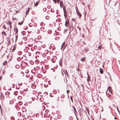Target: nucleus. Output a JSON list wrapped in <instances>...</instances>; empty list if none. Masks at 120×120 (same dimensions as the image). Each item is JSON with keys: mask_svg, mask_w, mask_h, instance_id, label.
Masks as SVG:
<instances>
[{"mask_svg": "<svg viewBox=\"0 0 120 120\" xmlns=\"http://www.w3.org/2000/svg\"><path fill=\"white\" fill-rule=\"evenodd\" d=\"M11 120H14L15 118L13 116H12L11 117Z\"/></svg>", "mask_w": 120, "mask_h": 120, "instance_id": "obj_28", "label": "nucleus"}, {"mask_svg": "<svg viewBox=\"0 0 120 120\" xmlns=\"http://www.w3.org/2000/svg\"><path fill=\"white\" fill-rule=\"evenodd\" d=\"M67 29H65L64 31V34L66 33L67 31Z\"/></svg>", "mask_w": 120, "mask_h": 120, "instance_id": "obj_19", "label": "nucleus"}, {"mask_svg": "<svg viewBox=\"0 0 120 120\" xmlns=\"http://www.w3.org/2000/svg\"><path fill=\"white\" fill-rule=\"evenodd\" d=\"M18 103L19 105H22V102L21 101H19L18 102Z\"/></svg>", "mask_w": 120, "mask_h": 120, "instance_id": "obj_23", "label": "nucleus"}, {"mask_svg": "<svg viewBox=\"0 0 120 120\" xmlns=\"http://www.w3.org/2000/svg\"><path fill=\"white\" fill-rule=\"evenodd\" d=\"M57 117L58 118L60 119L61 118V116L60 115H58Z\"/></svg>", "mask_w": 120, "mask_h": 120, "instance_id": "obj_24", "label": "nucleus"}, {"mask_svg": "<svg viewBox=\"0 0 120 120\" xmlns=\"http://www.w3.org/2000/svg\"><path fill=\"white\" fill-rule=\"evenodd\" d=\"M2 34H4L5 35H6V33H5V32L4 31H3L2 32Z\"/></svg>", "mask_w": 120, "mask_h": 120, "instance_id": "obj_36", "label": "nucleus"}, {"mask_svg": "<svg viewBox=\"0 0 120 120\" xmlns=\"http://www.w3.org/2000/svg\"><path fill=\"white\" fill-rule=\"evenodd\" d=\"M76 13L80 17H81V15L80 13L79 12V10H78L76 11Z\"/></svg>", "mask_w": 120, "mask_h": 120, "instance_id": "obj_5", "label": "nucleus"}, {"mask_svg": "<svg viewBox=\"0 0 120 120\" xmlns=\"http://www.w3.org/2000/svg\"><path fill=\"white\" fill-rule=\"evenodd\" d=\"M28 45L30 47H31L33 46V45L32 44L31 45H30V44H28Z\"/></svg>", "mask_w": 120, "mask_h": 120, "instance_id": "obj_55", "label": "nucleus"}, {"mask_svg": "<svg viewBox=\"0 0 120 120\" xmlns=\"http://www.w3.org/2000/svg\"><path fill=\"white\" fill-rule=\"evenodd\" d=\"M30 8H28V9H27V11H26L27 12H28L30 11Z\"/></svg>", "mask_w": 120, "mask_h": 120, "instance_id": "obj_48", "label": "nucleus"}, {"mask_svg": "<svg viewBox=\"0 0 120 120\" xmlns=\"http://www.w3.org/2000/svg\"><path fill=\"white\" fill-rule=\"evenodd\" d=\"M10 76L11 78H13V74H11L10 75Z\"/></svg>", "mask_w": 120, "mask_h": 120, "instance_id": "obj_39", "label": "nucleus"}, {"mask_svg": "<svg viewBox=\"0 0 120 120\" xmlns=\"http://www.w3.org/2000/svg\"><path fill=\"white\" fill-rule=\"evenodd\" d=\"M25 31H22L21 33L22 34V35H24L25 34Z\"/></svg>", "mask_w": 120, "mask_h": 120, "instance_id": "obj_17", "label": "nucleus"}, {"mask_svg": "<svg viewBox=\"0 0 120 120\" xmlns=\"http://www.w3.org/2000/svg\"><path fill=\"white\" fill-rule=\"evenodd\" d=\"M47 10V9L45 8H44L43 9V11H45Z\"/></svg>", "mask_w": 120, "mask_h": 120, "instance_id": "obj_35", "label": "nucleus"}, {"mask_svg": "<svg viewBox=\"0 0 120 120\" xmlns=\"http://www.w3.org/2000/svg\"><path fill=\"white\" fill-rule=\"evenodd\" d=\"M7 93L6 94H7L8 95H9L10 94V93L8 92H6Z\"/></svg>", "mask_w": 120, "mask_h": 120, "instance_id": "obj_50", "label": "nucleus"}, {"mask_svg": "<svg viewBox=\"0 0 120 120\" xmlns=\"http://www.w3.org/2000/svg\"><path fill=\"white\" fill-rule=\"evenodd\" d=\"M116 109H117V110L118 111V112L119 113H120V112L119 110V109L117 107Z\"/></svg>", "mask_w": 120, "mask_h": 120, "instance_id": "obj_57", "label": "nucleus"}, {"mask_svg": "<svg viewBox=\"0 0 120 120\" xmlns=\"http://www.w3.org/2000/svg\"><path fill=\"white\" fill-rule=\"evenodd\" d=\"M29 25L30 26H33V25H32V24L31 23H29Z\"/></svg>", "mask_w": 120, "mask_h": 120, "instance_id": "obj_54", "label": "nucleus"}, {"mask_svg": "<svg viewBox=\"0 0 120 120\" xmlns=\"http://www.w3.org/2000/svg\"><path fill=\"white\" fill-rule=\"evenodd\" d=\"M34 3V6H36L38 5V2H36V3H35V2Z\"/></svg>", "mask_w": 120, "mask_h": 120, "instance_id": "obj_18", "label": "nucleus"}, {"mask_svg": "<svg viewBox=\"0 0 120 120\" xmlns=\"http://www.w3.org/2000/svg\"><path fill=\"white\" fill-rule=\"evenodd\" d=\"M59 39V37H56V38H55V39L56 40H58V39Z\"/></svg>", "mask_w": 120, "mask_h": 120, "instance_id": "obj_51", "label": "nucleus"}, {"mask_svg": "<svg viewBox=\"0 0 120 120\" xmlns=\"http://www.w3.org/2000/svg\"><path fill=\"white\" fill-rule=\"evenodd\" d=\"M48 84H44V87H47L48 86Z\"/></svg>", "mask_w": 120, "mask_h": 120, "instance_id": "obj_40", "label": "nucleus"}, {"mask_svg": "<svg viewBox=\"0 0 120 120\" xmlns=\"http://www.w3.org/2000/svg\"><path fill=\"white\" fill-rule=\"evenodd\" d=\"M44 94L45 95H46L48 94V93L47 92H45L44 93Z\"/></svg>", "mask_w": 120, "mask_h": 120, "instance_id": "obj_45", "label": "nucleus"}, {"mask_svg": "<svg viewBox=\"0 0 120 120\" xmlns=\"http://www.w3.org/2000/svg\"><path fill=\"white\" fill-rule=\"evenodd\" d=\"M60 5L61 7H62V6L63 5V3L61 1L60 2Z\"/></svg>", "mask_w": 120, "mask_h": 120, "instance_id": "obj_14", "label": "nucleus"}, {"mask_svg": "<svg viewBox=\"0 0 120 120\" xmlns=\"http://www.w3.org/2000/svg\"><path fill=\"white\" fill-rule=\"evenodd\" d=\"M45 18L47 19H49V17L48 16H46L45 17Z\"/></svg>", "mask_w": 120, "mask_h": 120, "instance_id": "obj_34", "label": "nucleus"}, {"mask_svg": "<svg viewBox=\"0 0 120 120\" xmlns=\"http://www.w3.org/2000/svg\"><path fill=\"white\" fill-rule=\"evenodd\" d=\"M40 30H41L42 31H45V28L44 27H41L40 28Z\"/></svg>", "mask_w": 120, "mask_h": 120, "instance_id": "obj_10", "label": "nucleus"}, {"mask_svg": "<svg viewBox=\"0 0 120 120\" xmlns=\"http://www.w3.org/2000/svg\"><path fill=\"white\" fill-rule=\"evenodd\" d=\"M23 21H22L21 22H18V24L19 25H22L23 23Z\"/></svg>", "mask_w": 120, "mask_h": 120, "instance_id": "obj_20", "label": "nucleus"}, {"mask_svg": "<svg viewBox=\"0 0 120 120\" xmlns=\"http://www.w3.org/2000/svg\"><path fill=\"white\" fill-rule=\"evenodd\" d=\"M16 88L17 89H19L20 88V87H16Z\"/></svg>", "mask_w": 120, "mask_h": 120, "instance_id": "obj_62", "label": "nucleus"}, {"mask_svg": "<svg viewBox=\"0 0 120 120\" xmlns=\"http://www.w3.org/2000/svg\"><path fill=\"white\" fill-rule=\"evenodd\" d=\"M10 104H12L14 103V101L12 100H11L10 101Z\"/></svg>", "mask_w": 120, "mask_h": 120, "instance_id": "obj_13", "label": "nucleus"}, {"mask_svg": "<svg viewBox=\"0 0 120 120\" xmlns=\"http://www.w3.org/2000/svg\"><path fill=\"white\" fill-rule=\"evenodd\" d=\"M53 0L54 2L55 3H56L57 0Z\"/></svg>", "mask_w": 120, "mask_h": 120, "instance_id": "obj_53", "label": "nucleus"}, {"mask_svg": "<svg viewBox=\"0 0 120 120\" xmlns=\"http://www.w3.org/2000/svg\"><path fill=\"white\" fill-rule=\"evenodd\" d=\"M54 46V45L53 44H51L50 45V47H52Z\"/></svg>", "mask_w": 120, "mask_h": 120, "instance_id": "obj_31", "label": "nucleus"}, {"mask_svg": "<svg viewBox=\"0 0 120 120\" xmlns=\"http://www.w3.org/2000/svg\"><path fill=\"white\" fill-rule=\"evenodd\" d=\"M67 25H68V20H67V19H66V20L65 21V26H67Z\"/></svg>", "mask_w": 120, "mask_h": 120, "instance_id": "obj_16", "label": "nucleus"}, {"mask_svg": "<svg viewBox=\"0 0 120 120\" xmlns=\"http://www.w3.org/2000/svg\"><path fill=\"white\" fill-rule=\"evenodd\" d=\"M15 108L16 109H17V110H18L19 109V107L18 106H15Z\"/></svg>", "mask_w": 120, "mask_h": 120, "instance_id": "obj_30", "label": "nucleus"}, {"mask_svg": "<svg viewBox=\"0 0 120 120\" xmlns=\"http://www.w3.org/2000/svg\"><path fill=\"white\" fill-rule=\"evenodd\" d=\"M28 12H27L26 11V15L25 16H26L27 15V13Z\"/></svg>", "mask_w": 120, "mask_h": 120, "instance_id": "obj_60", "label": "nucleus"}, {"mask_svg": "<svg viewBox=\"0 0 120 120\" xmlns=\"http://www.w3.org/2000/svg\"><path fill=\"white\" fill-rule=\"evenodd\" d=\"M64 94L62 95L61 96V98H63L64 97Z\"/></svg>", "mask_w": 120, "mask_h": 120, "instance_id": "obj_43", "label": "nucleus"}, {"mask_svg": "<svg viewBox=\"0 0 120 120\" xmlns=\"http://www.w3.org/2000/svg\"><path fill=\"white\" fill-rule=\"evenodd\" d=\"M17 115L19 116H21V113L20 112H18Z\"/></svg>", "mask_w": 120, "mask_h": 120, "instance_id": "obj_21", "label": "nucleus"}, {"mask_svg": "<svg viewBox=\"0 0 120 120\" xmlns=\"http://www.w3.org/2000/svg\"><path fill=\"white\" fill-rule=\"evenodd\" d=\"M102 48L101 45H100L98 46V49H99L100 50Z\"/></svg>", "mask_w": 120, "mask_h": 120, "instance_id": "obj_11", "label": "nucleus"}, {"mask_svg": "<svg viewBox=\"0 0 120 120\" xmlns=\"http://www.w3.org/2000/svg\"><path fill=\"white\" fill-rule=\"evenodd\" d=\"M108 90H109V89L111 90V87L110 86H109L108 87Z\"/></svg>", "mask_w": 120, "mask_h": 120, "instance_id": "obj_52", "label": "nucleus"}, {"mask_svg": "<svg viewBox=\"0 0 120 120\" xmlns=\"http://www.w3.org/2000/svg\"><path fill=\"white\" fill-rule=\"evenodd\" d=\"M36 69L37 70H38L40 69V67L39 66H38L36 67Z\"/></svg>", "mask_w": 120, "mask_h": 120, "instance_id": "obj_29", "label": "nucleus"}, {"mask_svg": "<svg viewBox=\"0 0 120 120\" xmlns=\"http://www.w3.org/2000/svg\"><path fill=\"white\" fill-rule=\"evenodd\" d=\"M63 9L64 11V16L65 19H66L67 18V12L66 9L64 6L63 7Z\"/></svg>", "mask_w": 120, "mask_h": 120, "instance_id": "obj_1", "label": "nucleus"}, {"mask_svg": "<svg viewBox=\"0 0 120 120\" xmlns=\"http://www.w3.org/2000/svg\"><path fill=\"white\" fill-rule=\"evenodd\" d=\"M22 52L21 51H19L18 52V54L19 55H21L22 54Z\"/></svg>", "mask_w": 120, "mask_h": 120, "instance_id": "obj_12", "label": "nucleus"}, {"mask_svg": "<svg viewBox=\"0 0 120 120\" xmlns=\"http://www.w3.org/2000/svg\"><path fill=\"white\" fill-rule=\"evenodd\" d=\"M9 23H11L10 24V28H11V22H10Z\"/></svg>", "mask_w": 120, "mask_h": 120, "instance_id": "obj_63", "label": "nucleus"}, {"mask_svg": "<svg viewBox=\"0 0 120 120\" xmlns=\"http://www.w3.org/2000/svg\"><path fill=\"white\" fill-rule=\"evenodd\" d=\"M59 64L60 65V66H61V65L62 64L61 60H60Z\"/></svg>", "mask_w": 120, "mask_h": 120, "instance_id": "obj_33", "label": "nucleus"}, {"mask_svg": "<svg viewBox=\"0 0 120 120\" xmlns=\"http://www.w3.org/2000/svg\"><path fill=\"white\" fill-rule=\"evenodd\" d=\"M83 13L84 15V16H85L86 15V11H84V12Z\"/></svg>", "mask_w": 120, "mask_h": 120, "instance_id": "obj_32", "label": "nucleus"}, {"mask_svg": "<svg viewBox=\"0 0 120 120\" xmlns=\"http://www.w3.org/2000/svg\"><path fill=\"white\" fill-rule=\"evenodd\" d=\"M110 113L111 115H113V114H112V112L111 111H110Z\"/></svg>", "mask_w": 120, "mask_h": 120, "instance_id": "obj_59", "label": "nucleus"}, {"mask_svg": "<svg viewBox=\"0 0 120 120\" xmlns=\"http://www.w3.org/2000/svg\"><path fill=\"white\" fill-rule=\"evenodd\" d=\"M15 85L13 84H12V87L13 88L14 87Z\"/></svg>", "mask_w": 120, "mask_h": 120, "instance_id": "obj_49", "label": "nucleus"}, {"mask_svg": "<svg viewBox=\"0 0 120 120\" xmlns=\"http://www.w3.org/2000/svg\"><path fill=\"white\" fill-rule=\"evenodd\" d=\"M72 107L73 108L74 110V111H75L76 112V110L75 109V107H74L73 106H72Z\"/></svg>", "mask_w": 120, "mask_h": 120, "instance_id": "obj_37", "label": "nucleus"}, {"mask_svg": "<svg viewBox=\"0 0 120 120\" xmlns=\"http://www.w3.org/2000/svg\"><path fill=\"white\" fill-rule=\"evenodd\" d=\"M85 57H83L81 59V60L82 61H84L85 60Z\"/></svg>", "mask_w": 120, "mask_h": 120, "instance_id": "obj_15", "label": "nucleus"}, {"mask_svg": "<svg viewBox=\"0 0 120 120\" xmlns=\"http://www.w3.org/2000/svg\"><path fill=\"white\" fill-rule=\"evenodd\" d=\"M87 74L88 75V77H87V81L88 82H89L90 81V77L89 76L88 72L87 73Z\"/></svg>", "mask_w": 120, "mask_h": 120, "instance_id": "obj_6", "label": "nucleus"}, {"mask_svg": "<svg viewBox=\"0 0 120 120\" xmlns=\"http://www.w3.org/2000/svg\"><path fill=\"white\" fill-rule=\"evenodd\" d=\"M7 61H5L3 63V65H5L6 64H7Z\"/></svg>", "mask_w": 120, "mask_h": 120, "instance_id": "obj_25", "label": "nucleus"}, {"mask_svg": "<svg viewBox=\"0 0 120 120\" xmlns=\"http://www.w3.org/2000/svg\"><path fill=\"white\" fill-rule=\"evenodd\" d=\"M51 5H48L47 6V7L49 9V8H51Z\"/></svg>", "mask_w": 120, "mask_h": 120, "instance_id": "obj_38", "label": "nucleus"}, {"mask_svg": "<svg viewBox=\"0 0 120 120\" xmlns=\"http://www.w3.org/2000/svg\"><path fill=\"white\" fill-rule=\"evenodd\" d=\"M70 99H71V101L73 102V98H72V96H71L70 97Z\"/></svg>", "mask_w": 120, "mask_h": 120, "instance_id": "obj_44", "label": "nucleus"}, {"mask_svg": "<svg viewBox=\"0 0 120 120\" xmlns=\"http://www.w3.org/2000/svg\"><path fill=\"white\" fill-rule=\"evenodd\" d=\"M51 11L52 12H54V9H52V8L51 9Z\"/></svg>", "mask_w": 120, "mask_h": 120, "instance_id": "obj_41", "label": "nucleus"}, {"mask_svg": "<svg viewBox=\"0 0 120 120\" xmlns=\"http://www.w3.org/2000/svg\"><path fill=\"white\" fill-rule=\"evenodd\" d=\"M63 72L68 77V72L67 70L64 69L63 70Z\"/></svg>", "mask_w": 120, "mask_h": 120, "instance_id": "obj_7", "label": "nucleus"}, {"mask_svg": "<svg viewBox=\"0 0 120 120\" xmlns=\"http://www.w3.org/2000/svg\"><path fill=\"white\" fill-rule=\"evenodd\" d=\"M109 92L111 93V94H112V91L111 90H109Z\"/></svg>", "mask_w": 120, "mask_h": 120, "instance_id": "obj_47", "label": "nucleus"}, {"mask_svg": "<svg viewBox=\"0 0 120 120\" xmlns=\"http://www.w3.org/2000/svg\"><path fill=\"white\" fill-rule=\"evenodd\" d=\"M37 24L36 23H34V27H36L37 26Z\"/></svg>", "mask_w": 120, "mask_h": 120, "instance_id": "obj_46", "label": "nucleus"}, {"mask_svg": "<svg viewBox=\"0 0 120 120\" xmlns=\"http://www.w3.org/2000/svg\"><path fill=\"white\" fill-rule=\"evenodd\" d=\"M60 1V0H57V3H59Z\"/></svg>", "mask_w": 120, "mask_h": 120, "instance_id": "obj_61", "label": "nucleus"}, {"mask_svg": "<svg viewBox=\"0 0 120 120\" xmlns=\"http://www.w3.org/2000/svg\"><path fill=\"white\" fill-rule=\"evenodd\" d=\"M16 46L15 45L13 47V49H12V51H14L15 50V49H16Z\"/></svg>", "mask_w": 120, "mask_h": 120, "instance_id": "obj_22", "label": "nucleus"}, {"mask_svg": "<svg viewBox=\"0 0 120 120\" xmlns=\"http://www.w3.org/2000/svg\"><path fill=\"white\" fill-rule=\"evenodd\" d=\"M73 118L72 116H70L69 118V119L70 120H73Z\"/></svg>", "mask_w": 120, "mask_h": 120, "instance_id": "obj_26", "label": "nucleus"}, {"mask_svg": "<svg viewBox=\"0 0 120 120\" xmlns=\"http://www.w3.org/2000/svg\"><path fill=\"white\" fill-rule=\"evenodd\" d=\"M100 72L101 74H103V69L101 68H100V71H99Z\"/></svg>", "mask_w": 120, "mask_h": 120, "instance_id": "obj_8", "label": "nucleus"}, {"mask_svg": "<svg viewBox=\"0 0 120 120\" xmlns=\"http://www.w3.org/2000/svg\"><path fill=\"white\" fill-rule=\"evenodd\" d=\"M66 43V45H65V46H67V45L68 44V42H67L66 41V42H65V41L62 44V46H61V49H62V47L64 46V45H65V43Z\"/></svg>", "mask_w": 120, "mask_h": 120, "instance_id": "obj_3", "label": "nucleus"}, {"mask_svg": "<svg viewBox=\"0 0 120 120\" xmlns=\"http://www.w3.org/2000/svg\"><path fill=\"white\" fill-rule=\"evenodd\" d=\"M45 46V45H42V46L43 47H44Z\"/></svg>", "mask_w": 120, "mask_h": 120, "instance_id": "obj_58", "label": "nucleus"}, {"mask_svg": "<svg viewBox=\"0 0 120 120\" xmlns=\"http://www.w3.org/2000/svg\"><path fill=\"white\" fill-rule=\"evenodd\" d=\"M10 40V39L9 38H7V40L8 43V45H9L11 43V41Z\"/></svg>", "mask_w": 120, "mask_h": 120, "instance_id": "obj_4", "label": "nucleus"}, {"mask_svg": "<svg viewBox=\"0 0 120 120\" xmlns=\"http://www.w3.org/2000/svg\"><path fill=\"white\" fill-rule=\"evenodd\" d=\"M0 99H1L2 100H3L4 99V95L1 92L0 93Z\"/></svg>", "mask_w": 120, "mask_h": 120, "instance_id": "obj_2", "label": "nucleus"}, {"mask_svg": "<svg viewBox=\"0 0 120 120\" xmlns=\"http://www.w3.org/2000/svg\"><path fill=\"white\" fill-rule=\"evenodd\" d=\"M18 37V36L17 35H15V42H16V41Z\"/></svg>", "mask_w": 120, "mask_h": 120, "instance_id": "obj_27", "label": "nucleus"}, {"mask_svg": "<svg viewBox=\"0 0 120 120\" xmlns=\"http://www.w3.org/2000/svg\"><path fill=\"white\" fill-rule=\"evenodd\" d=\"M2 78V77L1 76H0V80H1V79Z\"/></svg>", "mask_w": 120, "mask_h": 120, "instance_id": "obj_64", "label": "nucleus"}, {"mask_svg": "<svg viewBox=\"0 0 120 120\" xmlns=\"http://www.w3.org/2000/svg\"><path fill=\"white\" fill-rule=\"evenodd\" d=\"M75 9H76V11H77L78 10H79L78 9V8L77 7H75Z\"/></svg>", "mask_w": 120, "mask_h": 120, "instance_id": "obj_56", "label": "nucleus"}, {"mask_svg": "<svg viewBox=\"0 0 120 120\" xmlns=\"http://www.w3.org/2000/svg\"><path fill=\"white\" fill-rule=\"evenodd\" d=\"M28 55L29 56H30L31 55V54L29 52H28Z\"/></svg>", "mask_w": 120, "mask_h": 120, "instance_id": "obj_42", "label": "nucleus"}, {"mask_svg": "<svg viewBox=\"0 0 120 120\" xmlns=\"http://www.w3.org/2000/svg\"><path fill=\"white\" fill-rule=\"evenodd\" d=\"M14 30L15 32V34H17L18 31V29L16 28H15L14 29Z\"/></svg>", "mask_w": 120, "mask_h": 120, "instance_id": "obj_9", "label": "nucleus"}]
</instances>
